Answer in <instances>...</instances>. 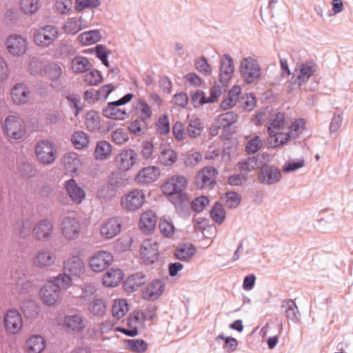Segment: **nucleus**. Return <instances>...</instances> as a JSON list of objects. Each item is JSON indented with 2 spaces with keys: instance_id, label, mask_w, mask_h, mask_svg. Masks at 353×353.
I'll return each mask as SVG.
<instances>
[{
  "instance_id": "f257e3e1",
  "label": "nucleus",
  "mask_w": 353,
  "mask_h": 353,
  "mask_svg": "<svg viewBox=\"0 0 353 353\" xmlns=\"http://www.w3.org/2000/svg\"><path fill=\"white\" fill-rule=\"evenodd\" d=\"M188 183L185 176L174 175L165 181L161 185V190L172 203H177L187 198V195L183 191Z\"/></svg>"
},
{
  "instance_id": "f03ea898",
  "label": "nucleus",
  "mask_w": 353,
  "mask_h": 353,
  "mask_svg": "<svg viewBox=\"0 0 353 353\" xmlns=\"http://www.w3.org/2000/svg\"><path fill=\"white\" fill-rule=\"evenodd\" d=\"M34 152L38 161L43 165L52 164L57 155L54 143L49 140H43L37 143Z\"/></svg>"
},
{
  "instance_id": "7ed1b4c3",
  "label": "nucleus",
  "mask_w": 353,
  "mask_h": 353,
  "mask_svg": "<svg viewBox=\"0 0 353 353\" xmlns=\"http://www.w3.org/2000/svg\"><path fill=\"white\" fill-rule=\"evenodd\" d=\"M133 94L128 93L118 101L108 103L102 111L103 115L112 120H124L128 117L125 109L120 108L121 105L130 101Z\"/></svg>"
},
{
  "instance_id": "20e7f679",
  "label": "nucleus",
  "mask_w": 353,
  "mask_h": 353,
  "mask_svg": "<svg viewBox=\"0 0 353 353\" xmlns=\"http://www.w3.org/2000/svg\"><path fill=\"white\" fill-rule=\"evenodd\" d=\"M3 130L9 138L19 140L25 136L26 127L21 118L17 115H9L4 121Z\"/></svg>"
},
{
  "instance_id": "39448f33",
  "label": "nucleus",
  "mask_w": 353,
  "mask_h": 353,
  "mask_svg": "<svg viewBox=\"0 0 353 353\" xmlns=\"http://www.w3.org/2000/svg\"><path fill=\"white\" fill-rule=\"evenodd\" d=\"M59 36L57 28L51 25L41 27L34 30V43L41 48H47L52 45Z\"/></svg>"
},
{
  "instance_id": "423d86ee",
  "label": "nucleus",
  "mask_w": 353,
  "mask_h": 353,
  "mask_svg": "<svg viewBox=\"0 0 353 353\" xmlns=\"http://www.w3.org/2000/svg\"><path fill=\"white\" fill-rule=\"evenodd\" d=\"M143 190L134 188L125 194L121 199V206L127 211L134 212L139 210L145 203Z\"/></svg>"
},
{
  "instance_id": "0eeeda50",
  "label": "nucleus",
  "mask_w": 353,
  "mask_h": 353,
  "mask_svg": "<svg viewBox=\"0 0 353 353\" xmlns=\"http://www.w3.org/2000/svg\"><path fill=\"white\" fill-rule=\"evenodd\" d=\"M146 316L141 310L133 311L127 318L125 327H117L115 331L121 332L129 336H135L139 334V328L143 326Z\"/></svg>"
},
{
  "instance_id": "6e6552de",
  "label": "nucleus",
  "mask_w": 353,
  "mask_h": 353,
  "mask_svg": "<svg viewBox=\"0 0 353 353\" xmlns=\"http://www.w3.org/2000/svg\"><path fill=\"white\" fill-rule=\"evenodd\" d=\"M6 48L10 54L20 57L26 54L28 48L27 39L18 34L9 35L6 40Z\"/></svg>"
},
{
  "instance_id": "1a4fd4ad",
  "label": "nucleus",
  "mask_w": 353,
  "mask_h": 353,
  "mask_svg": "<svg viewBox=\"0 0 353 353\" xmlns=\"http://www.w3.org/2000/svg\"><path fill=\"white\" fill-rule=\"evenodd\" d=\"M240 71L245 81L252 83L259 79L261 68L257 61L252 57L245 58L241 63Z\"/></svg>"
},
{
  "instance_id": "9d476101",
  "label": "nucleus",
  "mask_w": 353,
  "mask_h": 353,
  "mask_svg": "<svg viewBox=\"0 0 353 353\" xmlns=\"http://www.w3.org/2000/svg\"><path fill=\"white\" fill-rule=\"evenodd\" d=\"M218 170L210 166L201 169L195 176V185L199 189L212 188L216 184Z\"/></svg>"
},
{
  "instance_id": "9b49d317",
  "label": "nucleus",
  "mask_w": 353,
  "mask_h": 353,
  "mask_svg": "<svg viewBox=\"0 0 353 353\" xmlns=\"http://www.w3.org/2000/svg\"><path fill=\"white\" fill-rule=\"evenodd\" d=\"M137 154L132 149L121 150L114 157V162L116 168L120 171H128L136 163Z\"/></svg>"
},
{
  "instance_id": "f8f14e48",
  "label": "nucleus",
  "mask_w": 353,
  "mask_h": 353,
  "mask_svg": "<svg viewBox=\"0 0 353 353\" xmlns=\"http://www.w3.org/2000/svg\"><path fill=\"white\" fill-rule=\"evenodd\" d=\"M114 261L111 252L106 250H99L90 259V267L97 272H101L109 267Z\"/></svg>"
},
{
  "instance_id": "ddd939ff",
  "label": "nucleus",
  "mask_w": 353,
  "mask_h": 353,
  "mask_svg": "<svg viewBox=\"0 0 353 353\" xmlns=\"http://www.w3.org/2000/svg\"><path fill=\"white\" fill-rule=\"evenodd\" d=\"M161 176V170L155 165L141 168L134 176V181L139 185H148L157 181Z\"/></svg>"
},
{
  "instance_id": "4468645a",
  "label": "nucleus",
  "mask_w": 353,
  "mask_h": 353,
  "mask_svg": "<svg viewBox=\"0 0 353 353\" xmlns=\"http://www.w3.org/2000/svg\"><path fill=\"white\" fill-rule=\"evenodd\" d=\"M62 326L68 333L81 334L85 331L86 324L81 315L74 314L66 315L63 319Z\"/></svg>"
},
{
  "instance_id": "2eb2a0df",
  "label": "nucleus",
  "mask_w": 353,
  "mask_h": 353,
  "mask_svg": "<svg viewBox=\"0 0 353 353\" xmlns=\"http://www.w3.org/2000/svg\"><path fill=\"white\" fill-rule=\"evenodd\" d=\"M3 325L7 332L12 334H18L23 325V319L19 311L8 310L4 316Z\"/></svg>"
},
{
  "instance_id": "dca6fc26",
  "label": "nucleus",
  "mask_w": 353,
  "mask_h": 353,
  "mask_svg": "<svg viewBox=\"0 0 353 353\" xmlns=\"http://www.w3.org/2000/svg\"><path fill=\"white\" fill-rule=\"evenodd\" d=\"M62 235L68 240H73L79 237L81 227L79 221L72 217H65L60 225Z\"/></svg>"
},
{
  "instance_id": "f3484780",
  "label": "nucleus",
  "mask_w": 353,
  "mask_h": 353,
  "mask_svg": "<svg viewBox=\"0 0 353 353\" xmlns=\"http://www.w3.org/2000/svg\"><path fill=\"white\" fill-rule=\"evenodd\" d=\"M159 254V247L156 241L150 239L143 241L140 248V254L144 263H153L157 260Z\"/></svg>"
},
{
  "instance_id": "a211bd4d",
  "label": "nucleus",
  "mask_w": 353,
  "mask_h": 353,
  "mask_svg": "<svg viewBox=\"0 0 353 353\" xmlns=\"http://www.w3.org/2000/svg\"><path fill=\"white\" fill-rule=\"evenodd\" d=\"M54 226L48 219H41L34 225L32 233L35 239L39 241H46L53 234Z\"/></svg>"
},
{
  "instance_id": "6ab92c4d",
  "label": "nucleus",
  "mask_w": 353,
  "mask_h": 353,
  "mask_svg": "<svg viewBox=\"0 0 353 353\" xmlns=\"http://www.w3.org/2000/svg\"><path fill=\"white\" fill-rule=\"evenodd\" d=\"M121 224V219L119 217H112L106 220L101 227V236L105 239L114 238L120 233Z\"/></svg>"
},
{
  "instance_id": "aec40b11",
  "label": "nucleus",
  "mask_w": 353,
  "mask_h": 353,
  "mask_svg": "<svg viewBox=\"0 0 353 353\" xmlns=\"http://www.w3.org/2000/svg\"><path fill=\"white\" fill-rule=\"evenodd\" d=\"M57 260L56 254L48 249L39 250L33 258L34 265L39 268H45L54 265Z\"/></svg>"
},
{
  "instance_id": "412c9836",
  "label": "nucleus",
  "mask_w": 353,
  "mask_h": 353,
  "mask_svg": "<svg viewBox=\"0 0 353 353\" xmlns=\"http://www.w3.org/2000/svg\"><path fill=\"white\" fill-rule=\"evenodd\" d=\"M315 71L316 65L313 62L301 63L294 71V83L301 86L308 81Z\"/></svg>"
},
{
  "instance_id": "4be33fe9",
  "label": "nucleus",
  "mask_w": 353,
  "mask_h": 353,
  "mask_svg": "<svg viewBox=\"0 0 353 353\" xmlns=\"http://www.w3.org/2000/svg\"><path fill=\"white\" fill-rule=\"evenodd\" d=\"M238 120V115L234 112H227L225 113L219 114L215 119L214 128L210 129V132L212 135L218 134L219 128H226L234 123Z\"/></svg>"
},
{
  "instance_id": "5701e85b",
  "label": "nucleus",
  "mask_w": 353,
  "mask_h": 353,
  "mask_svg": "<svg viewBox=\"0 0 353 353\" xmlns=\"http://www.w3.org/2000/svg\"><path fill=\"white\" fill-rule=\"evenodd\" d=\"M46 347L44 338L39 334H33L26 340L23 350L26 353H42Z\"/></svg>"
},
{
  "instance_id": "b1692460",
  "label": "nucleus",
  "mask_w": 353,
  "mask_h": 353,
  "mask_svg": "<svg viewBox=\"0 0 353 353\" xmlns=\"http://www.w3.org/2000/svg\"><path fill=\"white\" fill-rule=\"evenodd\" d=\"M157 221L155 213L152 210H146L140 216L139 228L142 232L149 234L154 230Z\"/></svg>"
},
{
  "instance_id": "393cba45",
  "label": "nucleus",
  "mask_w": 353,
  "mask_h": 353,
  "mask_svg": "<svg viewBox=\"0 0 353 353\" xmlns=\"http://www.w3.org/2000/svg\"><path fill=\"white\" fill-rule=\"evenodd\" d=\"M65 188L70 198L77 204H80L85 197V192L74 179L65 182Z\"/></svg>"
},
{
  "instance_id": "a878e982",
  "label": "nucleus",
  "mask_w": 353,
  "mask_h": 353,
  "mask_svg": "<svg viewBox=\"0 0 353 353\" xmlns=\"http://www.w3.org/2000/svg\"><path fill=\"white\" fill-rule=\"evenodd\" d=\"M259 177L261 182L262 183L273 184L280 180L281 174L279 169L277 168L274 166L265 165L261 168Z\"/></svg>"
},
{
  "instance_id": "bb28decb",
  "label": "nucleus",
  "mask_w": 353,
  "mask_h": 353,
  "mask_svg": "<svg viewBox=\"0 0 353 353\" xmlns=\"http://www.w3.org/2000/svg\"><path fill=\"white\" fill-rule=\"evenodd\" d=\"M125 274L119 268H112L108 270L103 276V283L105 287H117L124 281Z\"/></svg>"
},
{
  "instance_id": "cd10ccee",
  "label": "nucleus",
  "mask_w": 353,
  "mask_h": 353,
  "mask_svg": "<svg viewBox=\"0 0 353 353\" xmlns=\"http://www.w3.org/2000/svg\"><path fill=\"white\" fill-rule=\"evenodd\" d=\"M178 160V154L171 147L161 145L158 155L159 163L165 167L173 165Z\"/></svg>"
},
{
  "instance_id": "c85d7f7f",
  "label": "nucleus",
  "mask_w": 353,
  "mask_h": 353,
  "mask_svg": "<svg viewBox=\"0 0 353 353\" xmlns=\"http://www.w3.org/2000/svg\"><path fill=\"white\" fill-rule=\"evenodd\" d=\"M11 97L15 103H26L30 99V89L23 83H17L12 89Z\"/></svg>"
},
{
  "instance_id": "c756f323",
  "label": "nucleus",
  "mask_w": 353,
  "mask_h": 353,
  "mask_svg": "<svg viewBox=\"0 0 353 353\" xmlns=\"http://www.w3.org/2000/svg\"><path fill=\"white\" fill-rule=\"evenodd\" d=\"M130 305L127 300L119 298L113 301L111 306V314L114 319L120 321L129 312Z\"/></svg>"
},
{
  "instance_id": "7c9ffc66",
  "label": "nucleus",
  "mask_w": 353,
  "mask_h": 353,
  "mask_svg": "<svg viewBox=\"0 0 353 353\" xmlns=\"http://www.w3.org/2000/svg\"><path fill=\"white\" fill-rule=\"evenodd\" d=\"M112 152V145L107 141H99L97 143L93 157L95 160L103 161L109 159Z\"/></svg>"
},
{
  "instance_id": "2f4dec72",
  "label": "nucleus",
  "mask_w": 353,
  "mask_h": 353,
  "mask_svg": "<svg viewBox=\"0 0 353 353\" xmlns=\"http://www.w3.org/2000/svg\"><path fill=\"white\" fill-rule=\"evenodd\" d=\"M268 134L269 143L273 148L287 143L290 139L289 127L284 128L283 130H276L273 133H268Z\"/></svg>"
},
{
  "instance_id": "473e14b6",
  "label": "nucleus",
  "mask_w": 353,
  "mask_h": 353,
  "mask_svg": "<svg viewBox=\"0 0 353 353\" xmlns=\"http://www.w3.org/2000/svg\"><path fill=\"white\" fill-rule=\"evenodd\" d=\"M40 297L47 305H54L61 298V288H41Z\"/></svg>"
},
{
  "instance_id": "72a5a7b5",
  "label": "nucleus",
  "mask_w": 353,
  "mask_h": 353,
  "mask_svg": "<svg viewBox=\"0 0 353 353\" xmlns=\"http://www.w3.org/2000/svg\"><path fill=\"white\" fill-rule=\"evenodd\" d=\"M234 72L232 59L228 54H225L222 59L220 69V81L223 83L228 82Z\"/></svg>"
},
{
  "instance_id": "f704fd0d",
  "label": "nucleus",
  "mask_w": 353,
  "mask_h": 353,
  "mask_svg": "<svg viewBox=\"0 0 353 353\" xmlns=\"http://www.w3.org/2000/svg\"><path fill=\"white\" fill-rule=\"evenodd\" d=\"M196 248L191 243L179 245L175 250L174 256L182 261H190L196 254Z\"/></svg>"
},
{
  "instance_id": "c9c22d12",
  "label": "nucleus",
  "mask_w": 353,
  "mask_h": 353,
  "mask_svg": "<svg viewBox=\"0 0 353 353\" xmlns=\"http://www.w3.org/2000/svg\"><path fill=\"white\" fill-rule=\"evenodd\" d=\"M64 268L76 276L83 272V263L79 256H72L65 262Z\"/></svg>"
},
{
  "instance_id": "e433bc0d",
  "label": "nucleus",
  "mask_w": 353,
  "mask_h": 353,
  "mask_svg": "<svg viewBox=\"0 0 353 353\" xmlns=\"http://www.w3.org/2000/svg\"><path fill=\"white\" fill-rule=\"evenodd\" d=\"M134 108L138 118L148 121L152 117V109L145 100L142 99L137 100L134 103Z\"/></svg>"
},
{
  "instance_id": "4c0bfd02",
  "label": "nucleus",
  "mask_w": 353,
  "mask_h": 353,
  "mask_svg": "<svg viewBox=\"0 0 353 353\" xmlns=\"http://www.w3.org/2000/svg\"><path fill=\"white\" fill-rule=\"evenodd\" d=\"M71 141L76 149L82 150L88 147L90 140L88 134L79 130L72 134Z\"/></svg>"
},
{
  "instance_id": "58836bf2",
  "label": "nucleus",
  "mask_w": 353,
  "mask_h": 353,
  "mask_svg": "<svg viewBox=\"0 0 353 353\" xmlns=\"http://www.w3.org/2000/svg\"><path fill=\"white\" fill-rule=\"evenodd\" d=\"M85 124L87 129L90 132H94L100 129L101 117L94 110H90L85 116Z\"/></svg>"
},
{
  "instance_id": "ea45409f",
  "label": "nucleus",
  "mask_w": 353,
  "mask_h": 353,
  "mask_svg": "<svg viewBox=\"0 0 353 353\" xmlns=\"http://www.w3.org/2000/svg\"><path fill=\"white\" fill-rule=\"evenodd\" d=\"M85 26L82 24V19L80 17H72L68 19L63 26V30L68 34H75Z\"/></svg>"
},
{
  "instance_id": "a19ab883",
  "label": "nucleus",
  "mask_w": 353,
  "mask_h": 353,
  "mask_svg": "<svg viewBox=\"0 0 353 353\" xmlns=\"http://www.w3.org/2000/svg\"><path fill=\"white\" fill-rule=\"evenodd\" d=\"M288 127L285 121V115L283 113L278 112L272 116L270 119V124L268 128V133H273L276 130L284 129Z\"/></svg>"
},
{
  "instance_id": "79ce46f5",
  "label": "nucleus",
  "mask_w": 353,
  "mask_h": 353,
  "mask_svg": "<svg viewBox=\"0 0 353 353\" xmlns=\"http://www.w3.org/2000/svg\"><path fill=\"white\" fill-rule=\"evenodd\" d=\"M281 306L284 309L285 314L288 319L292 321L299 320V312L294 301L290 299L284 300Z\"/></svg>"
},
{
  "instance_id": "37998d69",
  "label": "nucleus",
  "mask_w": 353,
  "mask_h": 353,
  "mask_svg": "<svg viewBox=\"0 0 353 353\" xmlns=\"http://www.w3.org/2000/svg\"><path fill=\"white\" fill-rule=\"evenodd\" d=\"M92 64L83 57H76L71 61V69L75 73H83L90 69Z\"/></svg>"
},
{
  "instance_id": "c03bdc74",
  "label": "nucleus",
  "mask_w": 353,
  "mask_h": 353,
  "mask_svg": "<svg viewBox=\"0 0 353 353\" xmlns=\"http://www.w3.org/2000/svg\"><path fill=\"white\" fill-rule=\"evenodd\" d=\"M101 38L99 30H90L84 32L79 35V41L83 45L90 46L97 43Z\"/></svg>"
},
{
  "instance_id": "a18cd8bd",
  "label": "nucleus",
  "mask_w": 353,
  "mask_h": 353,
  "mask_svg": "<svg viewBox=\"0 0 353 353\" xmlns=\"http://www.w3.org/2000/svg\"><path fill=\"white\" fill-rule=\"evenodd\" d=\"M117 190L115 187L110 183H107L101 187L97 192V196L101 201H109L116 195Z\"/></svg>"
},
{
  "instance_id": "49530a36",
  "label": "nucleus",
  "mask_w": 353,
  "mask_h": 353,
  "mask_svg": "<svg viewBox=\"0 0 353 353\" xmlns=\"http://www.w3.org/2000/svg\"><path fill=\"white\" fill-rule=\"evenodd\" d=\"M148 128V121L140 118L132 121L129 126V131L136 136H140L144 133Z\"/></svg>"
},
{
  "instance_id": "de8ad7c7",
  "label": "nucleus",
  "mask_w": 353,
  "mask_h": 353,
  "mask_svg": "<svg viewBox=\"0 0 353 353\" xmlns=\"http://www.w3.org/2000/svg\"><path fill=\"white\" fill-rule=\"evenodd\" d=\"M65 168L70 172H75L81 165L80 159L76 153H68L63 158Z\"/></svg>"
},
{
  "instance_id": "09e8293b",
  "label": "nucleus",
  "mask_w": 353,
  "mask_h": 353,
  "mask_svg": "<svg viewBox=\"0 0 353 353\" xmlns=\"http://www.w3.org/2000/svg\"><path fill=\"white\" fill-rule=\"evenodd\" d=\"M125 343L128 350L136 353L143 352L148 349L147 343L142 339H129Z\"/></svg>"
},
{
  "instance_id": "8fccbe9b",
  "label": "nucleus",
  "mask_w": 353,
  "mask_h": 353,
  "mask_svg": "<svg viewBox=\"0 0 353 353\" xmlns=\"http://www.w3.org/2000/svg\"><path fill=\"white\" fill-rule=\"evenodd\" d=\"M89 311L94 316H103L107 310V306L104 300L97 299L90 303Z\"/></svg>"
},
{
  "instance_id": "3c124183",
  "label": "nucleus",
  "mask_w": 353,
  "mask_h": 353,
  "mask_svg": "<svg viewBox=\"0 0 353 353\" xmlns=\"http://www.w3.org/2000/svg\"><path fill=\"white\" fill-rule=\"evenodd\" d=\"M146 276L142 273H137L129 276L125 281L126 287H140L146 284Z\"/></svg>"
},
{
  "instance_id": "603ef678",
  "label": "nucleus",
  "mask_w": 353,
  "mask_h": 353,
  "mask_svg": "<svg viewBox=\"0 0 353 353\" xmlns=\"http://www.w3.org/2000/svg\"><path fill=\"white\" fill-rule=\"evenodd\" d=\"M39 0H20L21 10L26 14H32L38 10Z\"/></svg>"
},
{
  "instance_id": "864d4df0",
  "label": "nucleus",
  "mask_w": 353,
  "mask_h": 353,
  "mask_svg": "<svg viewBox=\"0 0 353 353\" xmlns=\"http://www.w3.org/2000/svg\"><path fill=\"white\" fill-rule=\"evenodd\" d=\"M203 126L199 119H191L187 128V132L190 137H196L201 134Z\"/></svg>"
},
{
  "instance_id": "5fc2aeb1",
  "label": "nucleus",
  "mask_w": 353,
  "mask_h": 353,
  "mask_svg": "<svg viewBox=\"0 0 353 353\" xmlns=\"http://www.w3.org/2000/svg\"><path fill=\"white\" fill-rule=\"evenodd\" d=\"M210 216L216 223H222L225 218L223 206L221 203H216L210 211Z\"/></svg>"
},
{
  "instance_id": "6e6d98bb",
  "label": "nucleus",
  "mask_w": 353,
  "mask_h": 353,
  "mask_svg": "<svg viewBox=\"0 0 353 353\" xmlns=\"http://www.w3.org/2000/svg\"><path fill=\"white\" fill-rule=\"evenodd\" d=\"M72 279L66 274H59L49 280V283L54 287H66L71 285Z\"/></svg>"
},
{
  "instance_id": "4d7b16f0",
  "label": "nucleus",
  "mask_w": 353,
  "mask_h": 353,
  "mask_svg": "<svg viewBox=\"0 0 353 353\" xmlns=\"http://www.w3.org/2000/svg\"><path fill=\"white\" fill-rule=\"evenodd\" d=\"M262 145L261 139L259 136H255L248 141L245 150L248 154H254L261 148Z\"/></svg>"
},
{
  "instance_id": "13d9d810",
  "label": "nucleus",
  "mask_w": 353,
  "mask_h": 353,
  "mask_svg": "<svg viewBox=\"0 0 353 353\" xmlns=\"http://www.w3.org/2000/svg\"><path fill=\"white\" fill-rule=\"evenodd\" d=\"M159 230L163 236L171 237L174 234L175 228L171 221L165 218H162L159 222Z\"/></svg>"
},
{
  "instance_id": "bf43d9fd",
  "label": "nucleus",
  "mask_w": 353,
  "mask_h": 353,
  "mask_svg": "<svg viewBox=\"0 0 353 353\" xmlns=\"http://www.w3.org/2000/svg\"><path fill=\"white\" fill-rule=\"evenodd\" d=\"M47 77L51 80L58 79L62 74L61 68L57 64H50L48 65L43 72Z\"/></svg>"
},
{
  "instance_id": "052dcab7",
  "label": "nucleus",
  "mask_w": 353,
  "mask_h": 353,
  "mask_svg": "<svg viewBox=\"0 0 353 353\" xmlns=\"http://www.w3.org/2000/svg\"><path fill=\"white\" fill-rule=\"evenodd\" d=\"M162 294V288H143L141 291V296L143 299L148 301H154Z\"/></svg>"
},
{
  "instance_id": "680f3d73",
  "label": "nucleus",
  "mask_w": 353,
  "mask_h": 353,
  "mask_svg": "<svg viewBox=\"0 0 353 353\" xmlns=\"http://www.w3.org/2000/svg\"><path fill=\"white\" fill-rule=\"evenodd\" d=\"M84 81L88 85H96L102 81L99 71L92 70L84 75Z\"/></svg>"
},
{
  "instance_id": "e2e57ef3",
  "label": "nucleus",
  "mask_w": 353,
  "mask_h": 353,
  "mask_svg": "<svg viewBox=\"0 0 353 353\" xmlns=\"http://www.w3.org/2000/svg\"><path fill=\"white\" fill-rule=\"evenodd\" d=\"M156 128L161 134H167L170 132V122L167 115L163 114L159 117L156 123Z\"/></svg>"
},
{
  "instance_id": "0e129e2a",
  "label": "nucleus",
  "mask_w": 353,
  "mask_h": 353,
  "mask_svg": "<svg viewBox=\"0 0 353 353\" xmlns=\"http://www.w3.org/2000/svg\"><path fill=\"white\" fill-rule=\"evenodd\" d=\"M128 140V134L123 128L115 130L112 133V141L117 145H122Z\"/></svg>"
},
{
  "instance_id": "69168bd1",
  "label": "nucleus",
  "mask_w": 353,
  "mask_h": 353,
  "mask_svg": "<svg viewBox=\"0 0 353 353\" xmlns=\"http://www.w3.org/2000/svg\"><path fill=\"white\" fill-rule=\"evenodd\" d=\"M257 166V159L255 157L248 158L238 163L241 172H248L254 170Z\"/></svg>"
},
{
  "instance_id": "338daca9",
  "label": "nucleus",
  "mask_w": 353,
  "mask_h": 353,
  "mask_svg": "<svg viewBox=\"0 0 353 353\" xmlns=\"http://www.w3.org/2000/svg\"><path fill=\"white\" fill-rule=\"evenodd\" d=\"M195 67L203 75L209 76L212 74V68L204 57H200L195 61Z\"/></svg>"
},
{
  "instance_id": "774afa93",
  "label": "nucleus",
  "mask_w": 353,
  "mask_h": 353,
  "mask_svg": "<svg viewBox=\"0 0 353 353\" xmlns=\"http://www.w3.org/2000/svg\"><path fill=\"white\" fill-rule=\"evenodd\" d=\"M222 199L225 201L226 205L229 208H236L241 202V197L234 192L226 193Z\"/></svg>"
}]
</instances>
